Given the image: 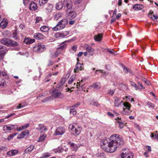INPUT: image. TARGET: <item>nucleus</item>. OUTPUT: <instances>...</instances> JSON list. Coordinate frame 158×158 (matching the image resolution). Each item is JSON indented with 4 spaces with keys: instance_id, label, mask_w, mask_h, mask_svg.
Instances as JSON below:
<instances>
[{
    "instance_id": "nucleus-1",
    "label": "nucleus",
    "mask_w": 158,
    "mask_h": 158,
    "mask_svg": "<svg viewBox=\"0 0 158 158\" xmlns=\"http://www.w3.org/2000/svg\"><path fill=\"white\" fill-rule=\"evenodd\" d=\"M123 144L122 137L117 134H114L111 135L108 140L102 139L101 142L102 148L108 152H114L117 148L121 147Z\"/></svg>"
},
{
    "instance_id": "nucleus-2",
    "label": "nucleus",
    "mask_w": 158,
    "mask_h": 158,
    "mask_svg": "<svg viewBox=\"0 0 158 158\" xmlns=\"http://www.w3.org/2000/svg\"><path fill=\"white\" fill-rule=\"evenodd\" d=\"M68 21L65 19H64L60 21L56 26L52 28L53 31H57L64 28L65 26L68 24Z\"/></svg>"
},
{
    "instance_id": "nucleus-3",
    "label": "nucleus",
    "mask_w": 158,
    "mask_h": 158,
    "mask_svg": "<svg viewBox=\"0 0 158 158\" xmlns=\"http://www.w3.org/2000/svg\"><path fill=\"white\" fill-rule=\"evenodd\" d=\"M45 49V46L44 45L38 44L33 47V50L36 52L40 53L43 52Z\"/></svg>"
},
{
    "instance_id": "nucleus-4",
    "label": "nucleus",
    "mask_w": 158,
    "mask_h": 158,
    "mask_svg": "<svg viewBox=\"0 0 158 158\" xmlns=\"http://www.w3.org/2000/svg\"><path fill=\"white\" fill-rule=\"evenodd\" d=\"M63 6L67 8V10H70L72 7V2L71 0H64L63 2Z\"/></svg>"
},
{
    "instance_id": "nucleus-5",
    "label": "nucleus",
    "mask_w": 158,
    "mask_h": 158,
    "mask_svg": "<svg viewBox=\"0 0 158 158\" xmlns=\"http://www.w3.org/2000/svg\"><path fill=\"white\" fill-rule=\"evenodd\" d=\"M65 132V128L63 127H60L57 128L54 135H62Z\"/></svg>"
},
{
    "instance_id": "nucleus-6",
    "label": "nucleus",
    "mask_w": 158,
    "mask_h": 158,
    "mask_svg": "<svg viewBox=\"0 0 158 158\" xmlns=\"http://www.w3.org/2000/svg\"><path fill=\"white\" fill-rule=\"evenodd\" d=\"M84 48H85L87 52L89 53L90 56L93 55L94 51V50L88 44H85Z\"/></svg>"
},
{
    "instance_id": "nucleus-7",
    "label": "nucleus",
    "mask_w": 158,
    "mask_h": 158,
    "mask_svg": "<svg viewBox=\"0 0 158 158\" xmlns=\"http://www.w3.org/2000/svg\"><path fill=\"white\" fill-rule=\"evenodd\" d=\"M61 94V92L56 89H54L52 91V96L54 98H56Z\"/></svg>"
},
{
    "instance_id": "nucleus-8",
    "label": "nucleus",
    "mask_w": 158,
    "mask_h": 158,
    "mask_svg": "<svg viewBox=\"0 0 158 158\" xmlns=\"http://www.w3.org/2000/svg\"><path fill=\"white\" fill-rule=\"evenodd\" d=\"M15 125H6L3 127V130L6 132H8L13 130L15 128Z\"/></svg>"
},
{
    "instance_id": "nucleus-9",
    "label": "nucleus",
    "mask_w": 158,
    "mask_h": 158,
    "mask_svg": "<svg viewBox=\"0 0 158 158\" xmlns=\"http://www.w3.org/2000/svg\"><path fill=\"white\" fill-rule=\"evenodd\" d=\"M66 14L69 18L71 19L74 18L77 16L76 12L70 10H66Z\"/></svg>"
},
{
    "instance_id": "nucleus-10",
    "label": "nucleus",
    "mask_w": 158,
    "mask_h": 158,
    "mask_svg": "<svg viewBox=\"0 0 158 158\" xmlns=\"http://www.w3.org/2000/svg\"><path fill=\"white\" fill-rule=\"evenodd\" d=\"M29 134V131L27 130H26L23 131L17 137L18 139L23 138L25 136L27 137Z\"/></svg>"
},
{
    "instance_id": "nucleus-11",
    "label": "nucleus",
    "mask_w": 158,
    "mask_h": 158,
    "mask_svg": "<svg viewBox=\"0 0 158 158\" xmlns=\"http://www.w3.org/2000/svg\"><path fill=\"white\" fill-rule=\"evenodd\" d=\"M29 8L31 11H35L37 10L38 7L37 4L34 2L32 1L30 4Z\"/></svg>"
},
{
    "instance_id": "nucleus-12",
    "label": "nucleus",
    "mask_w": 158,
    "mask_h": 158,
    "mask_svg": "<svg viewBox=\"0 0 158 158\" xmlns=\"http://www.w3.org/2000/svg\"><path fill=\"white\" fill-rule=\"evenodd\" d=\"M82 68L81 64L80 63H77L74 69V72L75 73L78 72L79 70H82Z\"/></svg>"
},
{
    "instance_id": "nucleus-13",
    "label": "nucleus",
    "mask_w": 158,
    "mask_h": 158,
    "mask_svg": "<svg viewBox=\"0 0 158 158\" xmlns=\"http://www.w3.org/2000/svg\"><path fill=\"white\" fill-rule=\"evenodd\" d=\"M37 129L38 131H40L41 133L46 131L47 130L46 127L43 124H39Z\"/></svg>"
},
{
    "instance_id": "nucleus-14",
    "label": "nucleus",
    "mask_w": 158,
    "mask_h": 158,
    "mask_svg": "<svg viewBox=\"0 0 158 158\" xmlns=\"http://www.w3.org/2000/svg\"><path fill=\"white\" fill-rule=\"evenodd\" d=\"M34 37L37 40L42 39L44 38V36L43 34L39 32L35 33Z\"/></svg>"
},
{
    "instance_id": "nucleus-15",
    "label": "nucleus",
    "mask_w": 158,
    "mask_h": 158,
    "mask_svg": "<svg viewBox=\"0 0 158 158\" xmlns=\"http://www.w3.org/2000/svg\"><path fill=\"white\" fill-rule=\"evenodd\" d=\"M19 45V44L13 40L10 39L8 47H15Z\"/></svg>"
},
{
    "instance_id": "nucleus-16",
    "label": "nucleus",
    "mask_w": 158,
    "mask_h": 158,
    "mask_svg": "<svg viewBox=\"0 0 158 158\" xmlns=\"http://www.w3.org/2000/svg\"><path fill=\"white\" fill-rule=\"evenodd\" d=\"M144 6L142 4H136L133 6V9L135 10H138L143 9Z\"/></svg>"
},
{
    "instance_id": "nucleus-17",
    "label": "nucleus",
    "mask_w": 158,
    "mask_h": 158,
    "mask_svg": "<svg viewBox=\"0 0 158 158\" xmlns=\"http://www.w3.org/2000/svg\"><path fill=\"white\" fill-rule=\"evenodd\" d=\"M18 151L17 150H12L7 152V155L10 156H13L17 154Z\"/></svg>"
},
{
    "instance_id": "nucleus-18",
    "label": "nucleus",
    "mask_w": 158,
    "mask_h": 158,
    "mask_svg": "<svg viewBox=\"0 0 158 158\" xmlns=\"http://www.w3.org/2000/svg\"><path fill=\"white\" fill-rule=\"evenodd\" d=\"M10 39L7 38H3L1 40L2 44L7 46H9V43Z\"/></svg>"
},
{
    "instance_id": "nucleus-19",
    "label": "nucleus",
    "mask_w": 158,
    "mask_h": 158,
    "mask_svg": "<svg viewBox=\"0 0 158 158\" xmlns=\"http://www.w3.org/2000/svg\"><path fill=\"white\" fill-rule=\"evenodd\" d=\"M34 148L35 146L33 145H31L25 149L24 152L27 153L30 152L34 149Z\"/></svg>"
},
{
    "instance_id": "nucleus-20",
    "label": "nucleus",
    "mask_w": 158,
    "mask_h": 158,
    "mask_svg": "<svg viewBox=\"0 0 158 158\" xmlns=\"http://www.w3.org/2000/svg\"><path fill=\"white\" fill-rule=\"evenodd\" d=\"M66 80L67 79L66 78L63 77L61 78L60 84L57 85V87L60 88L62 85L65 83Z\"/></svg>"
},
{
    "instance_id": "nucleus-21",
    "label": "nucleus",
    "mask_w": 158,
    "mask_h": 158,
    "mask_svg": "<svg viewBox=\"0 0 158 158\" xmlns=\"http://www.w3.org/2000/svg\"><path fill=\"white\" fill-rule=\"evenodd\" d=\"M123 105H124V107H126V109H123V110L124 111H126L127 110L128 111L130 110V109L131 106L129 103L127 102H126L123 103Z\"/></svg>"
},
{
    "instance_id": "nucleus-22",
    "label": "nucleus",
    "mask_w": 158,
    "mask_h": 158,
    "mask_svg": "<svg viewBox=\"0 0 158 158\" xmlns=\"http://www.w3.org/2000/svg\"><path fill=\"white\" fill-rule=\"evenodd\" d=\"M63 6V3L62 2L59 1L56 4V8L58 10L61 9Z\"/></svg>"
},
{
    "instance_id": "nucleus-23",
    "label": "nucleus",
    "mask_w": 158,
    "mask_h": 158,
    "mask_svg": "<svg viewBox=\"0 0 158 158\" xmlns=\"http://www.w3.org/2000/svg\"><path fill=\"white\" fill-rule=\"evenodd\" d=\"M102 36V33L96 35L94 36V40L96 41H99L101 40Z\"/></svg>"
},
{
    "instance_id": "nucleus-24",
    "label": "nucleus",
    "mask_w": 158,
    "mask_h": 158,
    "mask_svg": "<svg viewBox=\"0 0 158 158\" xmlns=\"http://www.w3.org/2000/svg\"><path fill=\"white\" fill-rule=\"evenodd\" d=\"M24 42L27 44H30L35 42L34 39H31L30 38H25L24 40Z\"/></svg>"
},
{
    "instance_id": "nucleus-25",
    "label": "nucleus",
    "mask_w": 158,
    "mask_h": 158,
    "mask_svg": "<svg viewBox=\"0 0 158 158\" xmlns=\"http://www.w3.org/2000/svg\"><path fill=\"white\" fill-rule=\"evenodd\" d=\"M82 128L81 127L78 126L77 128H75L73 131L77 135H79L81 131Z\"/></svg>"
},
{
    "instance_id": "nucleus-26",
    "label": "nucleus",
    "mask_w": 158,
    "mask_h": 158,
    "mask_svg": "<svg viewBox=\"0 0 158 158\" xmlns=\"http://www.w3.org/2000/svg\"><path fill=\"white\" fill-rule=\"evenodd\" d=\"M70 146L71 150L73 151H77L78 147L77 145L73 143H70Z\"/></svg>"
},
{
    "instance_id": "nucleus-27",
    "label": "nucleus",
    "mask_w": 158,
    "mask_h": 158,
    "mask_svg": "<svg viewBox=\"0 0 158 158\" xmlns=\"http://www.w3.org/2000/svg\"><path fill=\"white\" fill-rule=\"evenodd\" d=\"M141 80L144 82L145 84L147 85H151V83L150 82L147 80L145 77H141Z\"/></svg>"
},
{
    "instance_id": "nucleus-28",
    "label": "nucleus",
    "mask_w": 158,
    "mask_h": 158,
    "mask_svg": "<svg viewBox=\"0 0 158 158\" xmlns=\"http://www.w3.org/2000/svg\"><path fill=\"white\" fill-rule=\"evenodd\" d=\"M40 30L41 31L43 32H46L49 31V28L46 26L44 25L41 27L40 28Z\"/></svg>"
},
{
    "instance_id": "nucleus-29",
    "label": "nucleus",
    "mask_w": 158,
    "mask_h": 158,
    "mask_svg": "<svg viewBox=\"0 0 158 158\" xmlns=\"http://www.w3.org/2000/svg\"><path fill=\"white\" fill-rule=\"evenodd\" d=\"M130 84L135 88L136 90H139V91L141 90V88L138 86L134 82L132 81H130Z\"/></svg>"
},
{
    "instance_id": "nucleus-30",
    "label": "nucleus",
    "mask_w": 158,
    "mask_h": 158,
    "mask_svg": "<svg viewBox=\"0 0 158 158\" xmlns=\"http://www.w3.org/2000/svg\"><path fill=\"white\" fill-rule=\"evenodd\" d=\"M66 41L69 42V41H66ZM65 42V41L62 43L61 44L60 46L58 48V50H63L66 47V46H67L66 44H64V43Z\"/></svg>"
},
{
    "instance_id": "nucleus-31",
    "label": "nucleus",
    "mask_w": 158,
    "mask_h": 158,
    "mask_svg": "<svg viewBox=\"0 0 158 158\" xmlns=\"http://www.w3.org/2000/svg\"><path fill=\"white\" fill-rule=\"evenodd\" d=\"M7 50H6V47L0 45V52L6 53Z\"/></svg>"
},
{
    "instance_id": "nucleus-32",
    "label": "nucleus",
    "mask_w": 158,
    "mask_h": 158,
    "mask_svg": "<svg viewBox=\"0 0 158 158\" xmlns=\"http://www.w3.org/2000/svg\"><path fill=\"white\" fill-rule=\"evenodd\" d=\"M62 15V13H56L54 16V18L55 20H58Z\"/></svg>"
},
{
    "instance_id": "nucleus-33",
    "label": "nucleus",
    "mask_w": 158,
    "mask_h": 158,
    "mask_svg": "<svg viewBox=\"0 0 158 158\" xmlns=\"http://www.w3.org/2000/svg\"><path fill=\"white\" fill-rule=\"evenodd\" d=\"M6 85L5 80L0 78V88H3Z\"/></svg>"
},
{
    "instance_id": "nucleus-34",
    "label": "nucleus",
    "mask_w": 158,
    "mask_h": 158,
    "mask_svg": "<svg viewBox=\"0 0 158 158\" xmlns=\"http://www.w3.org/2000/svg\"><path fill=\"white\" fill-rule=\"evenodd\" d=\"M120 99L117 97H116L114 101V105L116 107H118L120 104Z\"/></svg>"
},
{
    "instance_id": "nucleus-35",
    "label": "nucleus",
    "mask_w": 158,
    "mask_h": 158,
    "mask_svg": "<svg viewBox=\"0 0 158 158\" xmlns=\"http://www.w3.org/2000/svg\"><path fill=\"white\" fill-rule=\"evenodd\" d=\"M46 135H42L41 136H40L39 139H38L37 141L38 142H41L43 141L45 138L46 137Z\"/></svg>"
},
{
    "instance_id": "nucleus-36",
    "label": "nucleus",
    "mask_w": 158,
    "mask_h": 158,
    "mask_svg": "<svg viewBox=\"0 0 158 158\" xmlns=\"http://www.w3.org/2000/svg\"><path fill=\"white\" fill-rule=\"evenodd\" d=\"M117 123H119V128L122 129L124 126L125 124L123 123L122 120H119L117 121Z\"/></svg>"
},
{
    "instance_id": "nucleus-37",
    "label": "nucleus",
    "mask_w": 158,
    "mask_h": 158,
    "mask_svg": "<svg viewBox=\"0 0 158 158\" xmlns=\"http://www.w3.org/2000/svg\"><path fill=\"white\" fill-rule=\"evenodd\" d=\"M52 99H52V97H51V96L49 97H47V98H44L43 100H42V102L43 103L46 102L48 101H50V100H52Z\"/></svg>"
},
{
    "instance_id": "nucleus-38",
    "label": "nucleus",
    "mask_w": 158,
    "mask_h": 158,
    "mask_svg": "<svg viewBox=\"0 0 158 158\" xmlns=\"http://www.w3.org/2000/svg\"><path fill=\"white\" fill-rule=\"evenodd\" d=\"M60 50H58V49H57V50L56 51L55 53V56H52L51 57V58L52 59H53V58H54L55 57H56L58 56L59 55L60 53H61V51Z\"/></svg>"
},
{
    "instance_id": "nucleus-39",
    "label": "nucleus",
    "mask_w": 158,
    "mask_h": 158,
    "mask_svg": "<svg viewBox=\"0 0 158 158\" xmlns=\"http://www.w3.org/2000/svg\"><path fill=\"white\" fill-rule=\"evenodd\" d=\"M46 9L48 12H50L52 10V6L50 4H47V7L45 8Z\"/></svg>"
},
{
    "instance_id": "nucleus-40",
    "label": "nucleus",
    "mask_w": 158,
    "mask_h": 158,
    "mask_svg": "<svg viewBox=\"0 0 158 158\" xmlns=\"http://www.w3.org/2000/svg\"><path fill=\"white\" fill-rule=\"evenodd\" d=\"M62 148L61 147H58L57 149H55L54 150L55 153H60L62 152Z\"/></svg>"
},
{
    "instance_id": "nucleus-41",
    "label": "nucleus",
    "mask_w": 158,
    "mask_h": 158,
    "mask_svg": "<svg viewBox=\"0 0 158 158\" xmlns=\"http://www.w3.org/2000/svg\"><path fill=\"white\" fill-rule=\"evenodd\" d=\"M76 77L75 76H72L69 79L68 81V83L69 84H71L74 81Z\"/></svg>"
},
{
    "instance_id": "nucleus-42",
    "label": "nucleus",
    "mask_w": 158,
    "mask_h": 158,
    "mask_svg": "<svg viewBox=\"0 0 158 158\" xmlns=\"http://www.w3.org/2000/svg\"><path fill=\"white\" fill-rule=\"evenodd\" d=\"M26 103H25L19 104L18 106L17 107V108L18 109H20L22 108L25 106L26 105Z\"/></svg>"
},
{
    "instance_id": "nucleus-43",
    "label": "nucleus",
    "mask_w": 158,
    "mask_h": 158,
    "mask_svg": "<svg viewBox=\"0 0 158 158\" xmlns=\"http://www.w3.org/2000/svg\"><path fill=\"white\" fill-rule=\"evenodd\" d=\"M7 24V23L6 22L2 21L0 23V26L2 28H4L6 26Z\"/></svg>"
},
{
    "instance_id": "nucleus-44",
    "label": "nucleus",
    "mask_w": 158,
    "mask_h": 158,
    "mask_svg": "<svg viewBox=\"0 0 158 158\" xmlns=\"http://www.w3.org/2000/svg\"><path fill=\"white\" fill-rule=\"evenodd\" d=\"M48 1V0H39V3L40 5V6L43 5L46 3Z\"/></svg>"
},
{
    "instance_id": "nucleus-45",
    "label": "nucleus",
    "mask_w": 158,
    "mask_h": 158,
    "mask_svg": "<svg viewBox=\"0 0 158 158\" xmlns=\"http://www.w3.org/2000/svg\"><path fill=\"white\" fill-rule=\"evenodd\" d=\"M51 154L49 153H44L43 156L40 158H46L51 156Z\"/></svg>"
},
{
    "instance_id": "nucleus-46",
    "label": "nucleus",
    "mask_w": 158,
    "mask_h": 158,
    "mask_svg": "<svg viewBox=\"0 0 158 158\" xmlns=\"http://www.w3.org/2000/svg\"><path fill=\"white\" fill-rule=\"evenodd\" d=\"M129 152L128 151L126 152H123L121 154V156L123 158H127V156Z\"/></svg>"
},
{
    "instance_id": "nucleus-47",
    "label": "nucleus",
    "mask_w": 158,
    "mask_h": 158,
    "mask_svg": "<svg viewBox=\"0 0 158 158\" xmlns=\"http://www.w3.org/2000/svg\"><path fill=\"white\" fill-rule=\"evenodd\" d=\"M55 37L56 38L63 37L61 32L57 33L55 35Z\"/></svg>"
},
{
    "instance_id": "nucleus-48",
    "label": "nucleus",
    "mask_w": 158,
    "mask_h": 158,
    "mask_svg": "<svg viewBox=\"0 0 158 158\" xmlns=\"http://www.w3.org/2000/svg\"><path fill=\"white\" fill-rule=\"evenodd\" d=\"M12 36V37L15 39H17L18 36L17 35V32L16 31L13 32Z\"/></svg>"
},
{
    "instance_id": "nucleus-49",
    "label": "nucleus",
    "mask_w": 158,
    "mask_h": 158,
    "mask_svg": "<svg viewBox=\"0 0 158 158\" xmlns=\"http://www.w3.org/2000/svg\"><path fill=\"white\" fill-rule=\"evenodd\" d=\"M93 87L94 88L98 89L100 87V84L98 83H96L93 85Z\"/></svg>"
},
{
    "instance_id": "nucleus-50",
    "label": "nucleus",
    "mask_w": 158,
    "mask_h": 158,
    "mask_svg": "<svg viewBox=\"0 0 158 158\" xmlns=\"http://www.w3.org/2000/svg\"><path fill=\"white\" fill-rule=\"evenodd\" d=\"M147 105L149 108H153L155 106L154 104L150 102H148L147 103Z\"/></svg>"
},
{
    "instance_id": "nucleus-51",
    "label": "nucleus",
    "mask_w": 158,
    "mask_h": 158,
    "mask_svg": "<svg viewBox=\"0 0 158 158\" xmlns=\"http://www.w3.org/2000/svg\"><path fill=\"white\" fill-rule=\"evenodd\" d=\"M70 112L73 115L76 114L77 113L76 110L74 109H71L70 111Z\"/></svg>"
},
{
    "instance_id": "nucleus-52",
    "label": "nucleus",
    "mask_w": 158,
    "mask_h": 158,
    "mask_svg": "<svg viewBox=\"0 0 158 158\" xmlns=\"http://www.w3.org/2000/svg\"><path fill=\"white\" fill-rule=\"evenodd\" d=\"M82 0H73L74 4L75 5L79 4L82 2Z\"/></svg>"
},
{
    "instance_id": "nucleus-53",
    "label": "nucleus",
    "mask_w": 158,
    "mask_h": 158,
    "mask_svg": "<svg viewBox=\"0 0 158 158\" xmlns=\"http://www.w3.org/2000/svg\"><path fill=\"white\" fill-rule=\"evenodd\" d=\"M62 33V35H63V37H64L67 35L69 34V31H63Z\"/></svg>"
},
{
    "instance_id": "nucleus-54",
    "label": "nucleus",
    "mask_w": 158,
    "mask_h": 158,
    "mask_svg": "<svg viewBox=\"0 0 158 158\" xmlns=\"http://www.w3.org/2000/svg\"><path fill=\"white\" fill-rule=\"evenodd\" d=\"M114 91L115 90L114 89H110L108 94L112 96L114 93Z\"/></svg>"
},
{
    "instance_id": "nucleus-55",
    "label": "nucleus",
    "mask_w": 158,
    "mask_h": 158,
    "mask_svg": "<svg viewBox=\"0 0 158 158\" xmlns=\"http://www.w3.org/2000/svg\"><path fill=\"white\" fill-rule=\"evenodd\" d=\"M153 17H151L150 18L153 20L155 21L158 19V16L155 15H153Z\"/></svg>"
},
{
    "instance_id": "nucleus-56",
    "label": "nucleus",
    "mask_w": 158,
    "mask_h": 158,
    "mask_svg": "<svg viewBox=\"0 0 158 158\" xmlns=\"http://www.w3.org/2000/svg\"><path fill=\"white\" fill-rule=\"evenodd\" d=\"M134 127L136 128L139 131H140L141 130V127L139 125H138L137 124H135L134 125Z\"/></svg>"
},
{
    "instance_id": "nucleus-57",
    "label": "nucleus",
    "mask_w": 158,
    "mask_h": 158,
    "mask_svg": "<svg viewBox=\"0 0 158 158\" xmlns=\"http://www.w3.org/2000/svg\"><path fill=\"white\" fill-rule=\"evenodd\" d=\"M69 128L72 131H73L75 129V127L73 125L70 124L69 126Z\"/></svg>"
},
{
    "instance_id": "nucleus-58",
    "label": "nucleus",
    "mask_w": 158,
    "mask_h": 158,
    "mask_svg": "<svg viewBox=\"0 0 158 158\" xmlns=\"http://www.w3.org/2000/svg\"><path fill=\"white\" fill-rule=\"evenodd\" d=\"M42 19V18L40 17H37L35 19V23H37L40 22Z\"/></svg>"
},
{
    "instance_id": "nucleus-59",
    "label": "nucleus",
    "mask_w": 158,
    "mask_h": 158,
    "mask_svg": "<svg viewBox=\"0 0 158 158\" xmlns=\"http://www.w3.org/2000/svg\"><path fill=\"white\" fill-rule=\"evenodd\" d=\"M84 84H82V83L81 82H79V83H77V84L76 85V86H77V88H78V86L79 87H82L84 85Z\"/></svg>"
},
{
    "instance_id": "nucleus-60",
    "label": "nucleus",
    "mask_w": 158,
    "mask_h": 158,
    "mask_svg": "<svg viewBox=\"0 0 158 158\" xmlns=\"http://www.w3.org/2000/svg\"><path fill=\"white\" fill-rule=\"evenodd\" d=\"M123 70L124 72L126 73H127L128 72H129L130 73L131 72V71L126 67H124V68Z\"/></svg>"
},
{
    "instance_id": "nucleus-61",
    "label": "nucleus",
    "mask_w": 158,
    "mask_h": 158,
    "mask_svg": "<svg viewBox=\"0 0 158 158\" xmlns=\"http://www.w3.org/2000/svg\"><path fill=\"white\" fill-rule=\"evenodd\" d=\"M54 64L53 61L51 60H49L48 61V66H52Z\"/></svg>"
},
{
    "instance_id": "nucleus-62",
    "label": "nucleus",
    "mask_w": 158,
    "mask_h": 158,
    "mask_svg": "<svg viewBox=\"0 0 158 158\" xmlns=\"http://www.w3.org/2000/svg\"><path fill=\"white\" fill-rule=\"evenodd\" d=\"M6 53H0V60H2Z\"/></svg>"
},
{
    "instance_id": "nucleus-63",
    "label": "nucleus",
    "mask_w": 158,
    "mask_h": 158,
    "mask_svg": "<svg viewBox=\"0 0 158 158\" xmlns=\"http://www.w3.org/2000/svg\"><path fill=\"white\" fill-rule=\"evenodd\" d=\"M138 84L139 86H140L141 87V88L144 89L145 87L143 86L142 85V83L139 81H138Z\"/></svg>"
},
{
    "instance_id": "nucleus-64",
    "label": "nucleus",
    "mask_w": 158,
    "mask_h": 158,
    "mask_svg": "<svg viewBox=\"0 0 158 158\" xmlns=\"http://www.w3.org/2000/svg\"><path fill=\"white\" fill-rule=\"evenodd\" d=\"M133 157V155L131 153L129 152L127 156V158H132Z\"/></svg>"
}]
</instances>
